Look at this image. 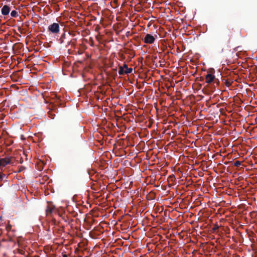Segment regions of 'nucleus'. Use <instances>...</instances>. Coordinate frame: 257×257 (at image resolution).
I'll return each mask as SVG.
<instances>
[{"label": "nucleus", "instance_id": "nucleus-1", "mask_svg": "<svg viewBox=\"0 0 257 257\" xmlns=\"http://www.w3.org/2000/svg\"><path fill=\"white\" fill-rule=\"evenodd\" d=\"M234 33L235 30L234 28L230 26H227L226 29L223 31V37L227 44L230 43V40Z\"/></svg>", "mask_w": 257, "mask_h": 257}, {"label": "nucleus", "instance_id": "nucleus-2", "mask_svg": "<svg viewBox=\"0 0 257 257\" xmlns=\"http://www.w3.org/2000/svg\"><path fill=\"white\" fill-rule=\"evenodd\" d=\"M60 27L59 24L54 23L50 25L48 27V32L54 36L58 35L60 33Z\"/></svg>", "mask_w": 257, "mask_h": 257}, {"label": "nucleus", "instance_id": "nucleus-3", "mask_svg": "<svg viewBox=\"0 0 257 257\" xmlns=\"http://www.w3.org/2000/svg\"><path fill=\"white\" fill-rule=\"evenodd\" d=\"M47 216L52 217L53 214L58 213V210L52 203H48L46 209Z\"/></svg>", "mask_w": 257, "mask_h": 257}, {"label": "nucleus", "instance_id": "nucleus-4", "mask_svg": "<svg viewBox=\"0 0 257 257\" xmlns=\"http://www.w3.org/2000/svg\"><path fill=\"white\" fill-rule=\"evenodd\" d=\"M118 74L119 75L128 74L133 71V68H128L127 65L123 64V66H119L118 68Z\"/></svg>", "mask_w": 257, "mask_h": 257}, {"label": "nucleus", "instance_id": "nucleus-5", "mask_svg": "<svg viewBox=\"0 0 257 257\" xmlns=\"http://www.w3.org/2000/svg\"><path fill=\"white\" fill-rule=\"evenodd\" d=\"M205 82L208 84L214 82L218 84L219 83V80L218 79H216L214 75L209 73H208L205 76Z\"/></svg>", "mask_w": 257, "mask_h": 257}, {"label": "nucleus", "instance_id": "nucleus-6", "mask_svg": "<svg viewBox=\"0 0 257 257\" xmlns=\"http://www.w3.org/2000/svg\"><path fill=\"white\" fill-rule=\"evenodd\" d=\"M12 158H0V167H4L12 163Z\"/></svg>", "mask_w": 257, "mask_h": 257}, {"label": "nucleus", "instance_id": "nucleus-7", "mask_svg": "<svg viewBox=\"0 0 257 257\" xmlns=\"http://www.w3.org/2000/svg\"><path fill=\"white\" fill-rule=\"evenodd\" d=\"M155 38L151 34H147L144 39H143L144 42L147 44H152L155 41Z\"/></svg>", "mask_w": 257, "mask_h": 257}, {"label": "nucleus", "instance_id": "nucleus-8", "mask_svg": "<svg viewBox=\"0 0 257 257\" xmlns=\"http://www.w3.org/2000/svg\"><path fill=\"white\" fill-rule=\"evenodd\" d=\"M11 11V8L8 5H5L3 7L1 12L3 15L7 16Z\"/></svg>", "mask_w": 257, "mask_h": 257}, {"label": "nucleus", "instance_id": "nucleus-9", "mask_svg": "<svg viewBox=\"0 0 257 257\" xmlns=\"http://www.w3.org/2000/svg\"><path fill=\"white\" fill-rule=\"evenodd\" d=\"M8 175L4 174L3 173H0V181L1 182H3V183H5L6 182H8V181L7 180Z\"/></svg>", "mask_w": 257, "mask_h": 257}, {"label": "nucleus", "instance_id": "nucleus-10", "mask_svg": "<svg viewBox=\"0 0 257 257\" xmlns=\"http://www.w3.org/2000/svg\"><path fill=\"white\" fill-rule=\"evenodd\" d=\"M76 39H73L71 40V41H68L67 42L66 47H68V46L69 45H71L73 47H74L75 46V45H76Z\"/></svg>", "mask_w": 257, "mask_h": 257}, {"label": "nucleus", "instance_id": "nucleus-11", "mask_svg": "<svg viewBox=\"0 0 257 257\" xmlns=\"http://www.w3.org/2000/svg\"><path fill=\"white\" fill-rule=\"evenodd\" d=\"M66 34L65 33H63L61 36L60 37V38H59V42L60 43V44H63V43H64V40L65 39H66Z\"/></svg>", "mask_w": 257, "mask_h": 257}, {"label": "nucleus", "instance_id": "nucleus-12", "mask_svg": "<svg viewBox=\"0 0 257 257\" xmlns=\"http://www.w3.org/2000/svg\"><path fill=\"white\" fill-rule=\"evenodd\" d=\"M11 16L13 18H17L18 16V12L16 11H12L11 13Z\"/></svg>", "mask_w": 257, "mask_h": 257}, {"label": "nucleus", "instance_id": "nucleus-13", "mask_svg": "<svg viewBox=\"0 0 257 257\" xmlns=\"http://www.w3.org/2000/svg\"><path fill=\"white\" fill-rule=\"evenodd\" d=\"M58 223L59 222H57L55 218H52L51 222V225H58Z\"/></svg>", "mask_w": 257, "mask_h": 257}, {"label": "nucleus", "instance_id": "nucleus-14", "mask_svg": "<svg viewBox=\"0 0 257 257\" xmlns=\"http://www.w3.org/2000/svg\"><path fill=\"white\" fill-rule=\"evenodd\" d=\"M240 165H241V162L239 161H236L234 163V165L236 167H239Z\"/></svg>", "mask_w": 257, "mask_h": 257}, {"label": "nucleus", "instance_id": "nucleus-15", "mask_svg": "<svg viewBox=\"0 0 257 257\" xmlns=\"http://www.w3.org/2000/svg\"><path fill=\"white\" fill-rule=\"evenodd\" d=\"M11 227H12V226L10 224H9L7 226V230H10L11 229Z\"/></svg>", "mask_w": 257, "mask_h": 257}, {"label": "nucleus", "instance_id": "nucleus-16", "mask_svg": "<svg viewBox=\"0 0 257 257\" xmlns=\"http://www.w3.org/2000/svg\"><path fill=\"white\" fill-rule=\"evenodd\" d=\"M24 169H25L24 167L21 166L19 172H20L22 171Z\"/></svg>", "mask_w": 257, "mask_h": 257}, {"label": "nucleus", "instance_id": "nucleus-17", "mask_svg": "<svg viewBox=\"0 0 257 257\" xmlns=\"http://www.w3.org/2000/svg\"><path fill=\"white\" fill-rule=\"evenodd\" d=\"M62 257H67V255L66 254H63Z\"/></svg>", "mask_w": 257, "mask_h": 257}, {"label": "nucleus", "instance_id": "nucleus-18", "mask_svg": "<svg viewBox=\"0 0 257 257\" xmlns=\"http://www.w3.org/2000/svg\"><path fill=\"white\" fill-rule=\"evenodd\" d=\"M218 228V226L217 225L216 227H215V228H214V230Z\"/></svg>", "mask_w": 257, "mask_h": 257}, {"label": "nucleus", "instance_id": "nucleus-19", "mask_svg": "<svg viewBox=\"0 0 257 257\" xmlns=\"http://www.w3.org/2000/svg\"><path fill=\"white\" fill-rule=\"evenodd\" d=\"M2 220V217L0 216V221Z\"/></svg>", "mask_w": 257, "mask_h": 257}, {"label": "nucleus", "instance_id": "nucleus-20", "mask_svg": "<svg viewBox=\"0 0 257 257\" xmlns=\"http://www.w3.org/2000/svg\"><path fill=\"white\" fill-rule=\"evenodd\" d=\"M3 184V183H1V185H0V186L1 187L2 186Z\"/></svg>", "mask_w": 257, "mask_h": 257}]
</instances>
